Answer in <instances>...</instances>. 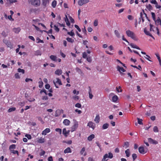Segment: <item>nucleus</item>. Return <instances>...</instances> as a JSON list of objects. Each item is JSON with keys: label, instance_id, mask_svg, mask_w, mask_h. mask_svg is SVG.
I'll list each match as a JSON object with an SVG mask.
<instances>
[{"label": "nucleus", "instance_id": "obj_51", "mask_svg": "<svg viewBox=\"0 0 161 161\" xmlns=\"http://www.w3.org/2000/svg\"><path fill=\"white\" fill-rule=\"evenodd\" d=\"M86 60L88 62L90 63H91L92 61V58L90 57H88L86 58Z\"/></svg>", "mask_w": 161, "mask_h": 161}, {"label": "nucleus", "instance_id": "obj_8", "mask_svg": "<svg viewBox=\"0 0 161 161\" xmlns=\"http://www.w3.org/2000/svg\"><path fill=\"white\" fill-rule=\"evenodd\" d=\"M87 126L92 128L93 130H94L95 127V124L93 122L90 121L88 123Z\"/></svg>", "mask_w": 161, "mask_h": 161}, {"label": "nucleus", "instance_id": "obj_43", "mask_svg": "<svg viewBox=\"0 0 161 161\" xmlns=\"http://www.w3.org/2000/svg\"><path fill=\"white\" fill-rule=\"evenodd\" d=\"M153 130L155 132H157L158 131V128L157 126H155L153 127Z\"/></svg>", "mask_w": 161, "mask_h": 161}, {"label": "nucleus", "instance_id": "obj_12", "mask_svg": "<svg viewBox=\"0 0 161 161\" xmlns=\"http://www.w3.org/2000/svg\"><path fill=\"white\" fill-rule=\"evenodd\" d=\"M85 148L84 147H83L81 149V150L80 151V153L81 155H83L84 156H86V153L85 152Z\"/></svg>", "mask_w": 161, "mask_h": 161}, {"label": "nucleus", "instance_id": "obj_10", "mask_svg": "<svg viewBox=\"0 0 161 161\" xmlns=\"http://www.w3.org/2000/svg\"><path fill=\"white\" fill-rule=\"evenodd\" d=\"M139 151L140 153H142V154H144V153H145L147 152V151H146L144 149L143 147H140L139 148Z\"/></svg>", "mask_w": 161, "mask_h": 161}, {"label": "nucleus", "instance_id": "obj_18", "mask_svg": "<svg viewBox=\"0 0 161 161\" xmlns=\"http://www.w3.org/2000/svg\"><path fill=\"white\" fill-rule=\"evenodd\" d=\"M100 119V118L99 115H97L94 119V121L96 122V123H99Z\"/></svg>", "mask_w": 161, "mask_h": 161}, {"label": "nucleus", "instance_id": "obj_9", "mask_svg": "<svg viewBox=\"0 0 161 161\" xmlns=\"http://www.w3.org/2000/svg\"><path fill=\"white\" fill-rule=\"evenodd\" d=\"M69 130L67 131L65 128H64L63 130V134H64L66 137H67L69 135Z\"/></svg>", "mask_w": 161, "mask_h": 161}, {"label": "nucleus", "instance_id": "obj_5", "mask_svg": "<svg viewBox=\"0 0 161 161\" xmlns=\"http://www.w3.org/2000/svg\"><path fill=\"white\" fill-rule=\"evenodd\" d=\"M53 83L56 87L57 88H58V87L57 86L56 84H58L59 85H62L60 80L58 78H56V80L53 81Z\"/></svg>", "mask_w": 161, "mask_h": 161}, {"label": "nucleus", "instance_id": "obj_54", "mask_svg": "<svg viewBox=\"0 0 161 161\" xmlns=\"http://www.w3.org/2000/svg\"><path fill=\"white\" fill-rule=\"evenodd\" d=\"M75 28H76L77 30L79 31V32H80L81 31V29H80V28H79V26L76 25H75Z\"/></svg>", "mask_w": 161, "mask_h": 161}, {"label": "nucleus", "instance_id": "obj_30", "mask_svg": "<svg viewBox=\"0 0 161 161\" xmlns=\"http://www.w3.org/2000/svg\"><path fill=\"white\" fill-rule=\"evenodd\" d=\"M118 97L116 95L114 96L112 98V100L113 102H116L118 100Z\"/></svg>", "mask_w": 161, "mask_h": 161}, {"label": "nucleus", "instance_id": "obj_37", "mask_svg": "<svg viewBox=\"0 0 161 161\" xmlns=\"http://www.w3.org/2000/svg\"><path fill=\"white\" fill-rule=\"evenodd\" d=\"M137 119L138 120V123L140 125H142L143 123L142 122V119H140L139 118H137Z\"/></svg>", "mask_w": 161, "mask_h": 161}, {"label": "nucleus", "instance_id": "obj_56", "mask_svg": "<svg viewBox=\"0 0 161 161\" xmlns=\"http://www.w3.org/2000/svg\"><path fill=\"white\" fill-rule=\"evenodd\" d=\"M75 107L78 108H80L81 107V105L80 104L78 103L75 104Z\"/></svg>", "mask_w": 161, "mask_h": 161}, {"label": "nucleus", "instance_id": "obj_49", "mask_svg": "<svg viewBox=\"0 0 161 161\" xmlns=\"http://www.w3.org/2000/svg\"><path fill=\"white\" fill-rule=\"evenodd\" d=\"M41 152L40 153V155L41 156L43 155L45 153V151L42 149L41 150Z\"/></svg>", "mask_w": 161, "mask_h": 161}, {"label": "nucleus", "instance_id": "obj_26", "mask_svg": "<svg viewBox=\"0 0 161 161\" xmlns=\"http://www.w3.org/2000/svg\"><path fill=\"white\" fill-rule=\"evenodd\" d=\"M39 79L41 80V81H39L38 82L39 83V88H42L43 85V83L42 81V79L41 78H39Z\"/></svg>", "mask_w": 161, "mask_h": 161}, {"label": "nucleus", "instance_id": "obj_52", "mask_svg": "<svg viewBox=\"0 0 161 161\" xmlns=\"http://www.w3.org/2000/svg\"><path fill=\"white\" fill-rule=\"evenodd\" d=\"M28 139H31V135L29 134H26L25 136Z\"/></svg>", "mask_w": 161, "mask_h": 161}, {"label": "nucleus", "instance_id": "obj_28", "mask_svg": "<svg viewBox=\"0 0 161 161\" xmlns=\"http://www.w3.org/2000/svg\"><path fill=\"white\" fill-rule=\"evenodd\" d=\"M114 33L117 37L119 38L120 37V35L118 31L115 30L114 31Z\"/></svg>", "mask_w": 161, "mask_h": 161}, {"label": "nucleus", "instance_id": "obj_27", "mask_svg": "<svg viewBox=\"0 0 161 161\" xmlns=\"http://www.w3.org/2000/svg\"><path fill=\"white\" fill-rule=\"evenodd\" d=\"M50 58L53 60L56 61L57 57L54 55H51L50 57Z\"/></svg>", "mask_w": 161, "mask_h": 161}, {"label": "nucleus", "instance_id": "obj_46", "mask_svg": "<svg viewBox=\"0 0 161 161\" xmlns=\"http://www.w3.org/2000/svg\"><path fill=\"white\" fill-rule=\"evenodd\" d=\"M151 14L153 20L154 21H155V13L153 12H152Z\"/></svg>", "mask_w": 161, "mask_h": 161}, {"label": "nucleus", "instance_id": "obj_50", "mask_svg": "<svg viewBox=\"0 0 161 161\" xmlns=\"http://www.w3.org/2000/svg\"><path fill=\"white\" fill-rule=\"evenodd\" d=\"M54 30L56 31L57 32H58L59 31V29L58 28V27L56 25H54Z\"/></svg>", "mask_w": 161, "mask_h": 161}, {"label": "nucleus", "instance_id": "obj_22", "mask_svg": "<svg viewBox=\"0 0 161 161\" xmlns=\"http://www.w3.org/2000/svg\"><path fill=\"white\" fill-rule=\"evenodd\" d=\"M130 45L131 46V47L133 48H136L138 49H140V48L137 46L136 45L134 44L133 43H131L130 44Z\"/></svg>", "mask_w": 161, "mask_h": 161}, {"label": "nucleus", "instance_id": "obj_32", "mask_svg": "<svg viewBox=\"0 0 161 161\" xmlns=\"http://www.w3.org/2000/svg\"><path fill=\"white\" fill-rule=\"evenodd\" d=\"M75 69L76 71L79 73V74L81 75L83 74V72L81 70V69L77 67Z\"/></svg>", "mask_w": 161, "mask_h": 161}, {"label": "nucleus", "instance_id": "obj_39", "mask_svg": "<svg viewBox=\"0 0 161 161\" xmlns=\"http://www.w3.org/2000/svg\"><path fill=\"white\" fill-rule=\"evenodd\" d=\"M89 97L90 99H92L93 97V95H92L91 93V90L90 89L89 91Z\"/></svg>", "mask_w": 161, "mask_h": 161}, {"label": "nucleus", "instance_id": "obj_16", "mask_svg": "<svg viewBox=\"0 0 161 161\" xmlns=\"http://www.w3.org/2000/svg\"><path fill=\"white\" fill-rule=\"evenodd\" d=\"M71 150L70 148L69 147H68L64 151V153H71Z\"/></svg>", "mask_w": 161, "mask_h": 161}, {"label": "nucleus", "instance_id": "obj_6", "mask_svg": "<svg viewBox=\"0 0 161 161\" xmlns=\"http://www.w3.org/2000/svg\"><path fill=\"white\" fill-rule=\"evenodd\" d=\"M117 70L120 72L121 75H123L124 74L122 72H125V70L122 67L118 65L117 66Z\"/></svg>", "mask_w": 161, "mask_h": 161}, {"label": "nucleus", "instance_id": "obj_33", "mask_svg": "<svg viewBox=\"0 0 161 161\" xmlns=\"http://www.w3.org/2000/svg\"><path fill=\"white\" fill-rule=\"evenodd\" d=\"M15 110H16L15 108L12 107V108H9L8 110V112L9 113L11 112H12L14 111Z\"/></svg>", "mask_w": 161, "mask_h": 161}, {"label": "nucleus", "instance_id": "obj_48", "mask_svg": "<svg viewBox=\"0 0 161 161\" xmlns=\"http://www.w3.org/2000/svg\"><path fill=\"white\" fill-rule=\"evenodd\" d=\"M2 35L4 37H5L7 36V33L4 31L2 32Z\"/></svg>", "mask_w": 161, "mask_h": 161}, {"label": "nucleus", "instance_id": "obj_42", "mask_svg": "<svg viewBox=\"0 0 161 161\" xmlns=\"http://www.w3.org/2000/svg\"><path fill=\"white\" fill-rule=\"evenodd\" d=\"M10 151L14 154H17V155H19V153L17 150H11Z\"/></svg>", "mask_w": 161, "mask_h": 161}, {"label": "nucleus", "instance_id": "obj_60", "mask_svg": "<svg viewBox=\"0 0 161 161\" xmlns=\"http://www.w3.org/2000/svg\"><path fill=\"white\" fill-rule=\"evenodd\" d=\"M73 98L75 100H78L79 99V97L78 96H75L73 97Z\"/></svg>", "mask_w": 161, "mask_h": 161}, {"label": "nucleus", "instance_id": "obj_29", "mask_svg": "<svg viewBox=\"0 0 161 161\" xmlns=\"http://www.w3.org/2000/svg\"><path fill=\"white\" fill-rule=\"evenodd\" d=\"M109 124L108 123L104 124L102 126V128L103 129H106L108 128Z\"/></svg>", "mask_w": 161, "mask_h": 161}, {"label": "nucleus", "instance_id": "obj_38", "mask_svg": "<svg viewBox=\"0 0 161 161\" xmlns=\"http://www.w3.org/2000/svg\"><path fill=\"white\" fill-rule=\"evenodd\" d=\"M16 146L14 144H13L11 145H10L9 147V149L10 151L11 150H12V149H15V148Z\"/></svg>", "mask_w": 161, "mask_h": 161}, {"label": "nucleus", "instance_id": "obj_3", "mask_svg": "<svg viewBox=\"0 0 161 161\" xmlns=\"http://www.w3.org/2000/svg\"><path fill=\"white\" fill-rule=\"evenodd\" d=\"M28 1L29 2L31 1V4L36 6H39L40 4V0H28Z\"/></svg>", "mask_w": 161, "mask_h": 161}, {"label": "nucleus", "instance_id": "obj_55", "mask_svg": "<svg viewBox=\"0 0 161 161\" xmlns=\"http://www.w3.org/2000/svg\"><path fill=\"white\" fill-rule=\"evenodd\" d=\"M37 119L38 120L40 121L41 122H42V124H43L44 123V122L43 121L41 117H37Z\"/></svg>", "mask_w": 161, "mask_h": 161}, {"label": "nucleus", "instance_id": "obj_11", "mask_svg": "<svg viewBox=\"0 0 161 161\" xmlns=\"http://www.w3.org/2000/svg\"><path fill=\"white\" fill-rule=\"evenodd\" d=\"M148 141L150 143L154 144H156L158 143V142L157 141L152 139L151 138H148Z\"/></svg>", "mask_w": 161, "mask_h": 161}, {"label": "nucleus", "instance_id": "obj_53", "mask_svg": "<svg viewBox=\"0 0 161 161\" xmlns=\"http://www.w3.org/2000/svg\"><path fill=\"white\" fill-rule=\"evenodd\" d=\"M94 25L96 26L98 25V20L97 19L95 20L94 22Z\"/></svg>", "mask_w": 161, "mask_h": 161}, {"label": "nucleus", "instance_id": "obj_59", "mask_svg": "<svg viewBox=\"0 0 161 161\" xmlns=\"http://www.w3.org/2000/svg\"><path fill=\"white\" fill-rule=\"evenodd\" d=\"M87 56V54L86 52H84L83 53L82 57L83 58H86Z\"/></svg>", "mask_w": 161, "mask_h": 161}, {"label": "nucleus", "instance_id": "obj_41", "mask_svg": "<svg viewBox=\"0 0 161 161\" xmlns=\"http://www.w3.org/2000/svg\"><path fill=\"white\" fill-rule=\"evenodd\" d=\"M57 4V2L55 0L53 1L52 4V7L54 8L56 7Z\"/></svg>", "mask_w": 161, "mask_h": 161}, {"label": "nucleus", "instance_id": "obj_25", "mask_svg": "<svg viewBox=\"0 0 161 161\" xmlns=\"http://www.w3.org/2000/svg\"><path fill=\"white\" fill-rule=\"evenodd\" d=\"M45 139L42 137L40 138L38 141V142L39 143H43L45 142Z\"/></svg>", "mask_w": 161, "mask_h": 161}, {"label": "nucleus", "instance_id": "obj_62", "mask_svg": "<svg viewBox=\"0 0 161 161\" xmlns=\"http://www.w3.org/2000/svg\"><path fill=\"white\" fill-rule=\"evenodd\" d=\"M82 32L84 33L85 35H86V28L85 26H84V28L82 29Z\"/></svg>", "mask_w": 161, "mask_h": 161}, {"label": "nucleus", "instance_id": "obj_61", "mask_svg": "<svg viewBox=\"0 0 161 161\" xmlns=\"http://www.w3.org/2000/svg\"><path fill=\"white\" fill-rule=\"evenodd\" d=\"M124 146H126V147H128L129 146V143L128 142H125L124 143Z\"/></svg>", "mask_w": 161, "mask_h": 161}, {"label": "nucleus", "instance_id": "obj_58", "mask_svg": "<svg viewBox=\"0 0 161 161\" xmlns=\"http://www.w3.org/2000/svg\"><path fill=\"white\" fill-rule=\"evenodd\" d=\"M55 130L59 132L60 134L61 133L62 130L61 129L59 128H57L55 129Z\"/></svg>", "mask_w": 161, "mask_h": 161}, {"label": "nucleus", "instance_id": "obj_64", "mask_svg": "<svg viewBox=\"0 0 161 161\" xmlns=\"http://www.w3.org/2000/svg\"><path fill=\"white\" fill-rule=\"evenodd\" d=\"M48 161H53V158L52 156H50L48 158Z\"/></svg>", "mask_w": 161, "mask_h": 161}, {"label": "nucleus", "instance_id": "obj_57", "mask_svg": "<svg viewBox=\"0 0 161 161\" xmlns=\"http://www.w3.org/2000/svg\"><path fill=\"white\" fill-rule=\"evenodd\" d=\"M50 85L48 84H47L45 86V88L47 89H49L50 88Z\"/></svg>", "mask_w": 161, "mask_h": 161}, {"label": "nucleus", "instance_id": "obj_17", "mask_svg": "<svg viewBox=\"0 0 161 161\" xmlns=\"http://www.w3.org/2000/svg\"><path fill=\"white\" fill-rule=\"evenodd\" d=\"M154 21L155 22L156 24H157V25H158L159 24L161 25V19L159 17H158L157 19V20L155 19V21Z\"/></svg>", "mask_w": 161, "mask_h": 161}, {"label": "nucleus", "instance_id": "obj_2", "mask_svg": "<svg viewBox=\"0 0 161 161\" xmlns=\"http://www.w3.org/2000/svg\"><path fill=\"white\" fill-rule=\"evenodd\" d=\"M113 154L109 152L108 153V154H106L103 156V158L102 159V161H106L108 160L107 159V158H109L110 159H111L113 158Z\"/></svg>", "mask_w": 161, "mask_h": 161}, {"label": "nucleus", "instance_id": "obj_7", "mask_svg": "<svg viewBox=\"0 0 161 161\" xmlns=\"http://www.w3.org/2000/svg\"><path fill=\"white\" fill-rule=\"evenodd\" d=\"M89 2L88 0H80L78 1V3L79 5L82 6L84 4L87 3Z\"/></svg>", "mask_w": 161, "mask_h": 161}, {"label": "nucleus", "instance_id": "obj_1", "mask_svg": "<svg viewBox=\"0 0 161 161\" xmlns=\"http://www.w3.org/2000/svg\"><path fill=\"white\" fill-rule=\"evenodd\" d=\"M126 33L127 36L131 37L135 41H137L138 39L136 38L134 33L129 30H128L126 31Z\"/></svg>", "mask_w": 161, "mask_h": 161}, {"label": "nucleus", "instance_id": "obj_63", "mask_svg": "<svg viewBox=\"0 0 161 161\" xmlns=\"http://www.w3.org/2000/svg\"><path fill=\"white\" fill-rule=\"evenodd\" d=\"M42 99L43 100H46L48 99V97L47 96H43Z\"/></svg>", "mask_w": 161, "mask_h": 161}, {"label": "nucleus", "instance_id": "obj_15", "mask_svg": "<svg viewBox=\"0 0 161 161\" xmlns=\"http://www.w3.org/2000/svg\"><path fill=\"white\" fill-rule=\"evenodd\" d=\"M62 73V71L61 69H58L55 72V74L58 75H61Z\"/></svg>", "mask_w": 161, "mask_h": 161}, {"label": "nucleus", "instance_id": "obj_35", "mask_svg": "<svg viewBox=\"0 0 161 161\" xmlns=\"http://www.w3.org/2000/svg\"><path fill=\"white\" fill-rule=\"evenodd\" d=\"M155 55L157 57V58L158 59V60L159 61V62L160 65H161V60L160 59V57H159V54H158L157 53V54H155Z\"/></svg>", "mask_w": 161, "mask_h": 161}, {"label": "nucleus", "instance_id": "obj_36", "mask_svg": "<svg viewBox=\"0 0 161 161\" xmlns=\"http://www.w3.org/2000/svg\"><path fill=\"white\" fill-rule=\"evenodd\" d=\"M73 31V30H72L70 32H68V34L70 35L71 36H73L75 35V34Z\"/></svg>", "mask_w": 161, "mask_h": 161}, {"label": "nucleus", "instance_id": "obj_31", "mask_svg": "<svg viewBox=\"0 0 161 161\" xmlns=\"http://www.w3.org/2000/svg\"><path fill=\"white\" fill-rule=\"evenodd\" d=\"M42 54L41 52L39 50H37L35 52V55H41Z\"/></svg>", "mask_w": 161, "mask_h": 161}, {"label": "nucleus", "instance_id": "obj_34", "mask_svg": "<svg viewBox=\"0 0 161 161\" xmlns=\"http://www.w3.org/2000/svg\"><path fill=\"white\" fill-rule=\"evenodd\" d=\"M66 40L68 42L71 43H73L74 42V40L71 38L67 37Z\"/></svg>", "mask_w": 161, "mask_h": 161}, {"label": "nucleus", "instance_id": "obj_40", "mask_svg": "<svg viewBox=\"0 0 161 161\" xmlns=\"http://www.w3.org/2000/svg\"><path fill=\"white\" fill-rule=\"evenodd\" d=\"M65 16H66V19H65V21L66 22L67 25L68 26H69L70 25V23L69 22V19L67 17V15H66Z\"/></svg>", "mask_w": 161, "mask_h": 161}, {"label": "nucleus", "instance_id": "obj_47", "mask_svg": "<svg viewBox=\"0 0 161 161\" xmlns=\"http://www.w3.org/2000/svg\"><path fill=\"white\" fill-rule=\"evenodd\" d=\"M36 40L38 41V42H37L38 43H39L40 42L42 43H44L43 41L42 40H41V39H40L39 37H37L36 38Z\"/></svg>", "mask_w": 161, "mask_h": 161}, {"label": "nucleus", "instance_id": "obj_23", "mask_svg": "<svg viewBox=\"0 0 161 161\" xmlns=\"http://www.w3.org/2000/svg\"><path fill=\"white\" fill-rule=\"evenodd\" d=\"M125 153L126 154V156L128 157L130 156V149H127L125 151Z\"/></svg>", "mask_w": 161, "mask_h": 161}, {"label": "nucleus", "instance_id": "obj_24", "mask_svg": "<svg viewBox=\"0 0 161 161\" xmlns=\"http://www.w3.org/2000/svg\"><path fill=\"white\" fill-rule=\"evenodd\" d=\"M43 4L44 6H46L47 4L49 3V0H42Z\"/></svg>", "mask_w": 161, "mask_h": 161}, {"label": "nucleus", "instance_id": "obj_4", "mask_svg": "<svg viewBox=\"0 0 161 161\" xmlns=\"http://www.w3.org/2000/svg\"><path fill=\"white\" fill-rule=\"evenodd\" d=\"M74 124L73 125L71 128V132H73V131L75 130L78 128V123L75 120H74Z\"/></svg>", "mask_w": 161, "mask_h": 161}, {"label": "nucleus", "instance_id": "obj_44", "mask_svg": "<svg viewBox=\"0 0 161 161\" xmlns=\"http://www.w3.org/2000/svg\"><path fill=\"white\" fill-rule=\"evenodd\" d=\"M18 71L19 72H21L22 74H24L25 73V70L23 69H21L20 68H19L18 69Z\"/></svg>", "mask_w": 161, "mask_h": 161}, {"label": "nucleus", "instance_id": "obj_45", "mask_svg": "<svg viewBox=\"0 0 161 161\" xmlns=\"http://www.w3.org/2000/svg\"><path fill=\"white\" fill-rule=\"evenodd\" d=\"M132 157L134 161L136 158L137 157L136 154L135 153L133 154Z\"/></svg>", "mask_w": 161, "mask_h": 161}, {"label": "nucleus", "instance_id": "obj_13", "mask_svg": "<svg viewBox=\"0 0 161 161\" xmlns=\"http://www.w3.org/2000/svg\"><path fill=\"white\" fill-rule=\"evenodd\" d=\"M50 131V129L48 128H47L46 129L44 130L42 133V135H45L47 134V133H49Z\"/></svg>", "mask_w": 161, "mask_h": 161}, {"label": "nucleus", "instance_id": "obj_21", "mask_svg": "<svg viewBox=\"0 0 161 161\" xmlns=\"http://www.w3.org/2000/svg\"><path fill=\"white\" fill-rule=\"evenodd\" d=\"M95 137V135L94 134H91L87 138V140L89 141H91L92 139Z\"/></svg>", "mask_w": 161, "mask_h": 161}, {"label": "nucleus", "instance_id": "obj_19", "mask_svg": "<svg viewBox=\"0 0 161 161\" xmlns=\"http://www.w3.org/2000/svg\"><path fill=\"white\" fill-rule=\"evenodd\" d=\"M70 121L69 120L65 119L63 121V123L66 125H69Z\"/></svg>", "mask_w": 161, "mask_h": 161}, {"label": "nucleus", "instance_id": "obj_20", "mask_svg": "<svg viewBox=\"0 0 161 161\" xmlns=\"http://www.w3.org/2000/svg\"><path fill=\"white\" fill-rule=\"evenodd\" d=\"M20 31V29L19 27L17 28H14L13 29V31L16 33H18Z\"/></svg>", "mask_w": 161, "mask_h": 161}, {"label": "nucleus", "instance_id": "obj_14", "mask_svg": "<svg viewBox=\"0 0 161 161\" xmlns=\"http://www.w3.org/2000/svg\"><path fill=\"white\" fill-rule=\"evenodd\" d=\"M144 31L146 35H147L148 36H150L151 37L153 38L154 39V37L148 31H147L146 28H145L144 29Z\"/></svg>", "mask_w": 161, "mask_h": 161}]
</instances>
